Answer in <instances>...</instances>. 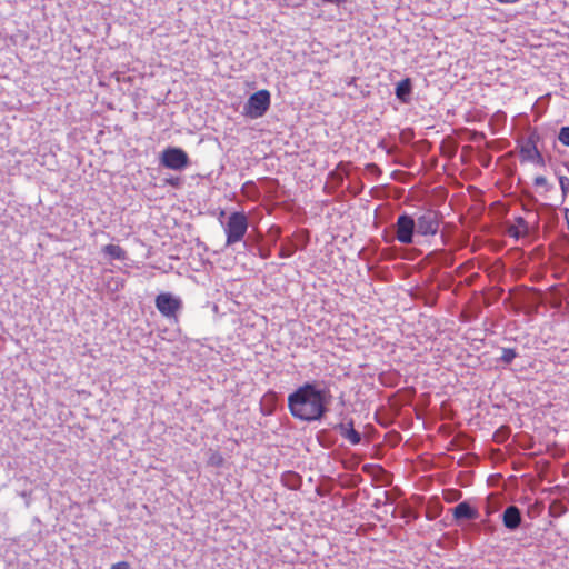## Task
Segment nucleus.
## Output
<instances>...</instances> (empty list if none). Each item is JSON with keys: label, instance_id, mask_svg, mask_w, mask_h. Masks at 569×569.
I'll return each instance as SVG.
<instances>
[{"label": "nucleus", "instance_id": "f257e3e1", "mask_svg": "<svg viewBox=\"0 0 569 569\" xmlns=\"http://www.w3.org/2000/svg\"><path fill=\"white\" fill-rule=\"evenodd\" d=\"M330 400L329 389L306 382L288 396V409L291 416L298 420L317 421L327 412Z\"/></svg>", "mask_w": 569, "mask_h": 569}, {"label": "nucleus", "instance_id": "f03ea898", "mask_svg": "<svg viewBox=\"0 0 569 569\" xmlns=\"http://www.w3.org/2000/svg\"><path fill=\"white\" fill-rule=\"evenodd\" d=\"M248 229V218L243 212H233L224 224L227 244L231 246L242 240Z\"/></svg>", "mask_w": 569, "mask_h": 569}, {"label": "nucleus", "instance_id": "7ed1b4c3", "mask_svg": "<svg viewBox=\"0 0 569 569\" xmlns=\"http://www.w3.org/2000/svg\"><path fill=\"white\" fill-rule=\"evenodd\" d=\"M156 308L158 311L168 319L178 318V313L182 308V300L179 296L171 292H161L156 297Z\"/></svg>", "mask_w": 569, "mask_h": 569}, {"label": "nucleus", "instance_id": "20e7f679", "mask_svg": "<svg viewBox=\"0 0 569 569\" xmlns=\"http://www.w3.org/2000/svg\"><path fill=\"white\" fill-rule=\"evenodd\" d=\"M270 106V93L267 90H259L250 96L246 106L244 114L251 119L262 117Z\"/></svg>", "mask_w": 569, "mask_h": 569}, {"label": "nucleus", "instance_id": "39448f33", "mask_svg": "<svg viewBox=\"0 0 569 569\" xmlns=\"http://www.w3.org/2000/svg\"><path fill=\"white\" fill-rule=\"evenodd\" d=\"M161 164L171 170H182L189 164L188 154L180 148L169 147L164 149L160 158Z\"/></svg>", "mask_w": 569, "mask_h": 569}, {"label": "nucleus", "instance_id": "423d86ee", "mask_svg": "<svg viewBox=\"0 0 569 569\" xmlns=\"http://www.w3.org/2000/svg\"><path fill=\"white\" fill-rule=\"evenodd\" d=\"M415 221L418 234L435 236L438 232L440 219L435 211H426L418 216Z\"/></svg>", "mask_w": 569, "mask_h": 569}, {"label": "nucleus", "instance_id": "0eeeda50", "mask_svg": "<svg viewBox=\"0 0 569 569\" xmlns=\"http://www.w3.org/2000/svg\"><path fill=\"white\" fill-rule=\"evenodd\" d=\"M417 230L416 221L408 214L398 217L396 223V237L400 243L409 244L413 241V232Z\"/></svg>", "mask_w": 569, "mask_h": 569}, {"label": "nucleus", "instance_id": "6e6552de", "mask_svg": "<svg viewBox=\"0 0 569 569\" xmlns=\"http://www.w3.org/2000/svg\"><path fill=\"white\" fill-rule=\"evenodd\" d=\"M520 158L522 161L532 162L538 166H545V160L536 144L531 141L526 142L520 149Z\"/></svg>", "mask_w": 569, "mask_h": 569}, {"label": "nucleus", "instance_id": "1a4fd4ad", "mask_svg": "<svg viewBox=\"0 0 569 569\" xmlns=\"http://www.w3.org/2000/svg\"><path fill=\"white\" fill-rule=\"evenodd\" d=\"M502 521L506 528L515 530L521 523V513L516 506H509L502 516Z\"/></svg>", "mask_w": 569, "mask_h": 569}, {"label": "nucleus", "instance_id": "9d476101", "mask_svg": "<svg viewBox=\"0 0 569 569\" xmlns=\"http://www.w3.org/2000/svg\"><path fill=\"white\" fill-rule=\"evenodd\" d=\"M452 515H453V518L457 520H460V519L471 520V519H477L479 516L478 510L476 508H472L466 501L458 503L452 509Z\"/></svg>", "mask_w": 569, "mask_h": 569}, {"label": "nucleus", "instance_id": "9b49d317", "mask_svg": "<svg viewBox=\"0 0 569 569\" xmlns=\"http://www.w3.org/2000/svg\"><path fill=\"white\" fill-rule=\"evenodd\" d=\"M529 226L527 221L521 217H518L516 219V223L508 228V234L515 239H519L521 237L527 236Z\"/></svg>", "mask_w": 569, "mask_h": 569}, {"label": "nucleus", "instance_id": "f8f14e48", "mask_svg": "<svg viewBox=\"0 0 569 569\" xmlns=\"http://www.w3.org/2000/svg\"><path fill=\"white\" fill-rule=\"evenodd\" d=\"M101 251L110 260L124 261L127 259L126 251L118 244H107Z\"/></svg>", "mask_w": 569, "mask_h": 569}, {"label": "nucleus", "instance_id": "ddd939ff", "mask_svg": "<svg viewBox=\"0 0 569 569\" xmlns=\"http://www.w3.org/2000/svg\"><path fill=\"white\" fill-rule=\"evenodd\" d=\"M411 91V84L409 79L400 81L396 87V96L401 100L406 101Z\"/></svg>", "mask_w": 569, "mask_h": 569}, {"label": "nucleus", "instance_id": "4468645a", "mask_svg": "<svg viewBox=\"0 0 569 569\" xmlns=\"http://www.w3.org/2000/svg\"><path fill=\"white\" fill-rule=\"evenodd\" d=\"M342 436L348 439L351 445H358L361 441L360 433L355 430L352 423L343 427Z\"/></svg>", "mask_w": 569, "mask_h": 569}, {"label": "nucleus", "instance_id": "2eb2a0df", "mask_svg": "<svg viewBox=\"0 0 569 569\" xmlns=\"http://www.w3.org/2000/svg\"><path fill=\"white\" fill-rule=\"evenodd\" d=\"M224 463V458L219 451H212L208 458V465L212 467H222Z\"/></svg>", "mask_w": 569, "mask_h": 569}, {"label": "nucleus", "instance_id": "dca6fc26", "mask_svg": "<svg viewBox=\"0 0 569 569\" xmlns=\"http://www.w3.org/2000/svg\"><path fill=\"white\" fill-rule=\"evenodd\" d=\"M558 140L566 147H569V127L560 128L558 132Z\"/></svg>", "mask_w": 569, "mask_h": 569}, {"label": "nucleus", "instance_id": "f3484780", "mask_svg": "<svg viewBox=\"0 0 569 569\" xmlns=\"http://www.w3.org/2000/svg\"><path fill=\"white\" fill-rule=\"evenodd\" d=\"M517 353L513 349L505 348L502 350L501 360L506 363H510L515 358Z\"/></svg>", "mask_w": 569, "mask_h": 569}, {"label": "nucleus", "instance_id": "a211bd4d", "mask_svg": "<svg viewBox=\"0 0 569 569\" xmlns=\"http://www.w3.org/2000/svg\"><path fill=\"white\" fill-rule=\"evenodd\" d=\"M559 184L563 194H566L569 190V179L567 177L559 178Z\"/></svg>", "mask_w": 569, "mask_h": 569}, {"label": "nucleus", "instance_id": "6ab92c4d", "mask_svg": "<svg viewBox=\"0 0 569 569\" xmlns=\"http://www.w3.org/2000/svg\"><path fill=\"white\" fill-rule=\"evenodd\" d=\"M110 569H131V566L128 561H118L111 565Z\"/></svg>", "mask_w": 569, "mask_h": 569}, {"label": "nucleus", "instance_id": "aec40b11", "mask_svg": "<svg viewBox=\"0 0 569 569\" xmlns=\"http://www.w3.org/2000/svg\"><path fill=\"white\" fill-rule=\"evenodd\" d=\"M535 184L538 187H545L547 184V179L543 176H538L535 178Z\"/></svg>", "mask_w": 569, "mask_h": 569}, {"label": "nucleus", "instance_id": "412c9836", "mask_svg": "<svg viewBox=\"0 0 569 569\" xmlns=\"http://www.w3.org/2000/svg\"><path fill=\"white\" fill-rule=\"evenodd\" d=\"M325 3H331V4H341L345 3L347 0H322Z\"/></svg>", "mask_w": 569, "mask_h": 569}, {"label": "nucleus", "instance_id": "4be33fe9", "mask_svg": "<svg viewBox=\"0 0 569 569\" xmlns=\"http://www.w3.org/2000/svg\"><path fill=\"white\" fill-rule=\"evenodd\" d=\"M496 1L499 3H502V4H513V3L519 2L520 0H496Z\"/></svg>", "mask_w": 569, "mask_h": 569}, {"label": "nucleus", "instance_id": "5701e85b", "mask_svg": "<svg viewBox=\"0 0 569 569\" xmlns=\"http://www.w3.org/2000/svg\"><path fill=\"white\" fill-rule=\"evenodd\" d=\"M565 218H566V221H567V224H568V228H569V209H566Z\"/></svg>", "mask_w": 569, "mask_h": 569}]
</instances>
